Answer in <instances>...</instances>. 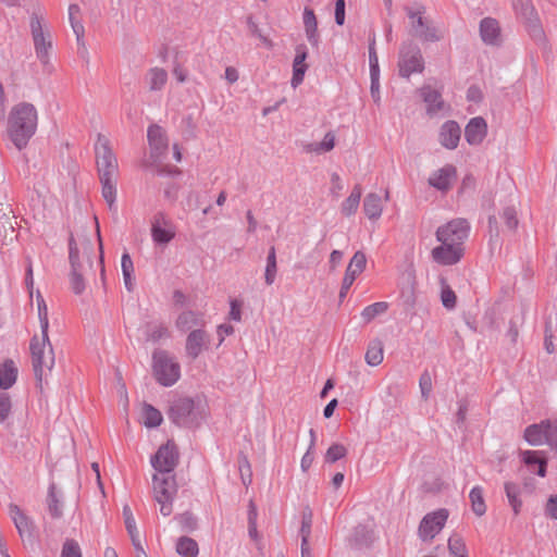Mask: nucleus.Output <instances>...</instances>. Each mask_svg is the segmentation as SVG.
<instances>
[{
    "instance_id": "obj_24",
    "label": "nucleus",
    "mask_w": 557,
    "mask_h": 557,
    "mask_svg": "<svg viewBox=\"0 0 557 557\" xmlns=\"http://www.w3.org/2000/svg\"><path fill=\"white\" fill-rule=\"evenodd\" d=\"M20 375V360L7 358L2 361V391L14 386Z\"/></svg>"
},
{
    "instance_id": "obj_34",
    "label": "nucleus",
    "mask_w": 557,
    "mask_h": 557,
    "mask_svg": "<svg viewBox=\"0 0 557 557\" xmlns=\"http://www.w3.org/2000/svg\"><path fill=\"white\" fill-rule=\"evenodd\" d=\"M522 459L528 466L536 467L539 475H545L546 462L539 451L525 450L522 453Z\"/></svg>"
},
{
    "instance_id": "obj_30",
    "label": "nucleus",
    "mask_w": 557,
    "mask_h": 557,
    "mask_svg": "<svg viewBox=\"0 0 557 557\" xmlns=\"http://www.w3.org/2000/svg\"><path fill=\"white\" fill-rule=\"evenodd\" d=\"M10 516L22 537L30 535V522L28 518L15 505L9 507Z\"/></svg>"
},
{
    "instance_id": "obj_35",
    "label": "nucleus",
    "mask_w": 557,
    "mask_h": 557,
    "mask_svg": "<svg viewBox=\"0 0 557 557\" xmlns=\"http://www.w3.org/2000/svg\"><path fill=\"white\" fill-rule=\"evenodd\" d=\"M304 24L308 40L313 44L317 42L318 22L313 10L310 8H305Z\"/></svg>"
},
{
    "instance_id": "obj_5",
    "label": "nucleus",
    "mask_w": 557,
    "mask_h": 557,
    "mask_svg": "<svg viewBox=\"0 0 557 557\" xmlns=\"http://www.w3.org/2000/svg\"><path fill=\"white\" fill-rule=\"evenodd\" d=\"M153 374L160 384L171 386L180 379L181 367L166 351H156L153 354Z\"/></svg>"
},
{
    "instance_id": "obj_9",
    "label": "nucleus",
    "mask_w": 557,
    "mask_h": 557,
    "mask_svg": "<svg viewBox=\"0 0 557 557\" xmlns=\"http://www.w3.org/2000/svg\"><path fill=\"white\" fill-rule=\"evenodd\" d=\"M447 509L441 508L426 513L418 528V535L423 542H431L443 530L448 519Z\"/></svg>"
},
{
    "instance_id": "obj_25",
    "label": "nucleus",
    "mask_w": 557,
    "mask_h": 557,
    "mask_svg": "<svg viewBox=\"0 0 557 557\" xmlns=\"http://www.w3.org/2000/svg\"><path fill=\"white\" fill-rule=\"evenodd\" d=\"M307 51L305 47H298L296 50V55L293 62V77L290 84L294 88L298 87L305 77V73L308 69L306 64Z\"/></svg>"
},
{
    "instance_id": "obj_58",
    "label": "nucleus",
    "mask_w": 557,
    "mask_h": 557,
    "mask_svg": "<svg viewBox=\"0 0 557 557\" xmlns=\"http://www.w3.org/2000/svg\"><path fill=\"white\" fill-rule=\"evenodd\" d=\"M504 219L506 220V223L509 227H516L518 221L516 216V210L513 208H507L504 211Z\"/></svg>"
},
{
    "instance_id": "obj_52",
    "label": "nucleus",
    "mask_w": 557,
    "mask_h": 557,
    "mask_svg": "<svg viewBox=\"0 0 557 557\" xmlns=\"http://www.w3.org/2000/svg\"><path fill=\"white\" fill-rule=\"evenodd\" d=\"M230 319L234 321H240L242 320V301L237 299H232L230 301Z\"/></svg>"
},
{
    "instance_id": "obj_32",
    "label": "nucleus",
    "mask_w": 557,
    "mask_h": 557,
    "mask_svg": "<svg viewBox=\"0 0 557 557\" xmlns=\"http://www.w3.org/2000/svg\"><path fill=\"white\" fill-rule=\"evenodd\" d=\"M146 79L150 90H160L168 81V73L163 69L153 67L148 72Z\"/></svg>"
},
{
    "instance_id": "obj_12",
    "label": "nucleus",
    "mask_w": 557,
    "mask_h": 557,
    "mask_svg": "<svg viewBox=\"0 0 557 557\" xmlns=\"http://www.w3.org/2000/svg\"><path fill=\"white\" fill-rule=\"evenodd\" d=\"M398 66L403 77H409L412 73L422 72L423 62L419 50L414 48H404L400 52Z\"/></svg>"
},
{
    "instance_id": "obj_36",
    "label": "nucleus",
    "mask_w": 557,
    "mask_h": 557,
    "mask_svg": "<svg viewBox=\"0 0 557 557\" xmlns=\"http://www.w3.org/2000/svg\"><path fill=\"white\" fill-rule=\"evenodd\" d=\"M471 508L473 512L481 517L486 512V505L483 497V490L481 486H474L469 494Z\"/></svg>"
},
{
    "instance_id": "obj_37",
    "label": "nucleus",
    "mask_w": 557,
    "mask_h": 557,
    "mask_svg": "<svg viewBox=\"0 0 557 557\" xmlns=\"http://www.w3.org/2000/svg\"><path fill=\"white\" fill-rule=\"evenodd\" d=\"M447 546L449 555L451 557H469L466 543L460 535H450L448 539Z\"/></svg>"
},
{
    "instance_id": "obj_21",
    "label": "nucleus",
    "mask_w": 557,
    "mask_h": 557,
    "mask_svg": "<svg viewBox=\"0 0 557 557\" xmlns=\"http://www.w3.org/2000/svg\"><path fill=\"white\" fill-rule=\"evenodd\" d=\"M460 127L454 121H447L441 127L438 139L443 147L447 149H455L460 140Z\"/></svg>"
},
{
    "instance_id": "obj_13",
    "label": "nucleus",
    "mask_w": 557,
    "mask_h": 557,
    "mask_svg": "<svg viewBox=\"0 0 557 557\" xmlns=\"http://www.w3.org/2000/svg\"><path fill=\"white\" fill-rule=\"evenodd\" d=\"M151 236L154 243L168 244L175 236V227L164 214L159 213L151 222Z\"/></svg>"
},
{
    "instance_id": "obj_46",
    "label": "nucleus",
    "mask_w": 557,
    "mask_h": 557,
    "mask_svg": "<svg viewBox=\"0 0 557 557\" xmlns=\"http://www.w3.org/2000/svg\"><path fill=\"white\" fill-rule=\"evenodd\" d=\"M18 401L11 394L2 392V421L17 410Z\"/></svg>"
},
{
    "instance_id": "obj_48",
    "label": "nucleus",
    "mask_w": 557,
    "mask_h": 557,
    "mask_svg": "<svg viewBox=\"0 0 557 557\" xmlns=\"http://www.w3.org/2000/svg\"><path fill=\"white\" fill-rule=\"evenodd\" d=\"M347 454V448L343 444L334 443L330 446L325 454V460L334 463L337 460L344 458Z\"/></svg>"
},
{
    "instance_id": "obj_44",
    "label": "nucleus",
    "mask_w": 557,
    "mask_h": 557,
    "mask_svg": "<svg viewBox=\"0 0 557 557\" xmlns=\"http://www.w3.org/2000/svg\"><path fill=\"white\" fill-rule=\"evenodd\" d=\"M335 147V135L329 132L320 143L311 144L310 151L315 153L329 152Z\"/></svg>"
},
{
    "instance_id": "obj_53",
    "label": "nucleus",
    "mask_w": 557,
    "mask_h": 557,
    "mask_svg": "<svg viewBox=\"0 0 557 557\" xmlns=\"http://www.w3.org/2000/svg\"><path fill=\"white\" fill-rule=\"evenodd\" d=\"M335 21L338 25H343L345 23V0H336Z\"/></svg>"
},
{
    "instance_id": "obj_33",
    "label": "nucleus",
    "mask_w": 557,
    "mask_h": 557,
    "mask_svg": "<svg viewBox=\"0 0 557 557\" xmlns=\"http://www.w3.org/2000/svg\"><path fill=\"white\" fill-rule=\"evenodd\" d=\"M161 412L151 405L145 404L141 408V421L147 428H156L161 424Z\"/></svg>"
},
{
    "instance_id": "obj_45",
    "label": "nucleus",
    "mask_w": 557,
    "mask_h": 557,
    "mask_svg": "<svg viewBox=\"0 0 557 557\" xmlns=\"http://www.w3.org/2000/svg\"><path fill=\"white\" fill-rule=\"evenodd\" d=\"M505 491H506L507 498L509 500L510 506L512 507L515 515H518L520 512V509L522 506L521 500L518 498V495H519L518 487L512 483H506Z\"/></svg>"
},
{
    "instance_id": "obj_59",
    "label": "nucleus",
    "mask_w": 557,
    "mask_h": 557,
    "mask_svg": "<svg viewBox=\"0 0 557 557\" xmlns=\"http://www.w3.org/2000/svg\"><path fill=\"white\" fill-rule=\"evenodd\" d=\"M546 512L553 519H557V496H550L546 504Z\"/></svg>"
},
{
    "instance_id": "obj_20",
    "label": "nucleus",
    "mask_w": 557,
    "mask_h": 557,
    "mask_svg": "<svg viewBox=\"0 0 557 557\" xmlns=\"http://www.w3.org/2000/svg\"><path fill=\"white\" fill-rule=\"evenodd\" d=\"M487 134V124L482 117H473L470 120L465 129V137L468 144H481Z\"/></svg>"
},
{
    "instance_id": "obj_39",
    "label": "nucleus",
    "mask_w": 557,
    "mask_h": 557,
    "mask_svg": "<svg viewBox=\"0 0 557 557\" xmlns=\"http://www.w3.org/2000/svg\"><path fill=\"white\" fill-rule=\"evenodd\" d=\"M121 268H122L125 287L128 290H132L133 283H134V263L128 253H123V256L121 258Z\"/></svg>"
},
{
    "instance_id": "obj_61",
    "label": "nucleus",
    "mask_w": 557,
    "mask_h": 557,
    "mask_svg": "<svg viewBox=\"0 0 557 557\" xmlns=\"http://www.w3.org/2000/svg\"><path fill=\"white\" fill-rule=\"evenodd\" d=\"M431 386H432V383H431L430 375L429 374H423L420 377V387H421L423 396H428L429 395V393L431 391Z\"/></svg>"
},
{
    "instance_id": "obj_2",
    "label": "nucleus",
    "mask_w": 557,
    "mask_h": 557,
    "mask_svg": "<svg viewBox=\"0 0 557 557\" xmlns=\"http://www.w3.org/2000/svg\"><path fill=\"white\" fill-rule=\"evenodd\" d=\"M39 114L37 108L26 101L14 104L7 119V134L12 144L24 149L38 128Z\"/></svg>"
},
{
    "instance_id": "obj_23",
    "label": "nucleus",
    "mask_w": 557,
    "mask_h": 557,
    "mask_svg": "<svg viewBox=\"0 0 557 557\" xmlns=\"http://www.w3.org/2000/svg\"><path fill=\"white\" fill-rule=\"evenodd\" d=\"M548 430L549 421L532 424L525 429L524 438L534 446L543 445L544 443L548 444Z\"/></svg>"
},
{
    "instance_id": "obj_38",
    "label": "nucleus",
    "mask_w": 557,
    "mask_h": 557,
    "mask_svg": "<svg viewBox=\"0 0 557 557\" xmlns=\"http://www.w3.org/2000/svg\"><path fill=\"white\" fill-rule=\"evenodd\" d=\"M47 505L49 512L53 518L58 519L62 516V503L60 500V495L57 491V487L53 484L49 487Z\"/></svg>"
},
{
    "instance_id": "obj_11",
    "label": "nucleus",
    "mask_w": 557,
    "mask_h": 557,
    "mask_svg": "<svg viewBox=\"0 0 557 557\" xmlns=\"http://www.w3.org/2000/svg\"><path fill=\"white\" fill-rule=\"evenodd\" d=\"M177 450L173 443L161 446L151 459L152 467L160 473L169 474L177 463Z\"/></svg>"
},
{
    "instance_id": "obj_41",
    "label": "nucleus",
    "mask_w": 557,
    "mask_h": 557,
    "mask_svg": "<svg viewBox=\"0 0 557 557\" xmlns=\"http://www.w3.org/2000/svg\"><path fill=\"white\" fill-rule=\"evenodd\" d=\"M176 552L183 557H196L198 545L193 539L182 537L177 542Z\"/></svg>"
},
{
    "instance_id": "obj_60",
    "label": "nucleus",
    "mask_w": 557,
    "mask_h": 557,
    "mask_svg": "<svg viewBox=\"0 0 557 557\" xmlns=\"http://www.w3.org/2000/svg\"><path fill=\"white\" fill-rule=\"evenodd\" d=\"M343 260V252L339 250H333L330 255V267L332 270L336 269Z\"/></svg>"
},
{
    "instance_id": "obj_29",
    "label": "nucleus",
    "mask_w": 557,
    "mask_h": 557,
    "mask_svg": "<svg viewBox=\"0 0 557 557\" xmlns=\"http://www.w3.org/2000/svg\"><path fill=\"white\" fill-rule=\"evenodd\" d=\"M364 359L370 367H377L383 362L384 346L382 341L374 339L368 345Z\"/></svg>"
},
{
    "instance_id": "obj_8",
    "label": "nucleus",
    "mask_w": 557,
    "mask_h": 557,
    "mask_svg": "<svg viewBox=\"0 0 557 557\" xmlns=\"http://www.w3.org/2000/svg\"><path fill=\"white\" fill-rule=\"evenodd\" d=\"M30 29L37 59L45 67H50V53L52 51L50 32L37 17L32 18Z\"/></svg>"
},
{
    "instance_id": "obj_43",
    "label": "nucleus",
    "mask_w": 557,
    "mask_h": 557,
    "mask_svg": "<svg viewBox=\"0 0 557 557\" xmlns=\"http://www.w3.org/2000/svg\"><path fill=\"white\" fill-rule=\"evenodd\" d=\"M387 308H388L387 302H384V301L374 302L372 305L367 306L362 310L361 318L363 319L364 322L369 323L375 317L384 313L387 310Z\"/></svg>"
},
{
    "instance_id": "obj_10",
    "label": "nucleus",
    "mask_w": 557,
    "mask_h": 557,
    "mask_svg": "<svg viewBox=\"0 0 557 557\" xmlns=\"http://www.w3.org/2000/svg\"><path fill=\"white\" fill-rule=\"evenodd\" d=\"M465 255V247H456L445 242H438L431 252V259L438 265L450 267L460 262Z\"/></svg>"
},
{
    "instance_id": "obj_40",
    "label": "nucleus",
    "mask_w": 557,
    "mask_h": 557,
    "mask_svg": "<svg viewBox=\"0 0 557 557\" xmlns=\"http://www.w3.org/2000/svg\"><path fill=\"white\" fill-rule=\"evenodd\" d=\"M123 518H124V523H125L126 530L131 536L132 543L137 544V542L139 541V534H138L136 521L133 516L132 509L127 505H125L123 507Z\"/></svg>"
},
{
    "instance_id": "obj_14",
    "label": "nucleus",
    "mask_w": 557,
    "mask_h": 557,
    "mask_svg": "<svg viewBox=\"0 0 557 557\" xmlns=\"http://www.w3.org/2000/svg\"><path fill=\"white\" fill-rule=\"evenodd\" d=\"M456 178L457 169L451 164H445L430 175L429 184L441 191H447L453 187Z\"/></svg>"
},
{
    "instance_id": "obj_62",
    "label": "nucleus",
    "mask_w": 557,
    "mask_h": 557,
    "mask_svg": "<svg viewBox=\"0 0 557 557\" xmlns=\"http://www.w3.org/2000/svg\"><path fill=\"white\" fill-rule=\"evenodd\" d=\"M225 79L230 84H234L238 79V72L235 67L228 66L225 70Z\"/></svg>"
},
{
    "instance_id": "obj_42",
    "label": "nucleus",
    "mask_w": 557,
    "mask_h": 557,
    "mask_svg": "<svg viewBox=\"0 0 557 557\" xmlns=\"http://www.w3.org/2000/svg\"><path fill=\"white\" fill-rule=\"evenodd\" d=\"M441 301L446 309H454L457 304V296L445 280L441 281Z\"/></svg>"
},
{
    "instance_id": "obj_7",
    "label": "nucleus",
    "mask_w": 557,
    "mask_h": 557,
    "mask_svg": "<svg viewBox=\"0 0 557 557\" xmlns=\"http://www.w3.org/2000/svg\"><path fill=\"white\" fill-rule=\"evenodd\" d=\"M469 232V223L465 219L458 218L438 226L435 237L437 242H445L456 247H465Z\"/></svg>"
},
{
    "instance_id": "obj_64",
    "label": "nucleus",
    "mask_w": 557,
    "mask_h": 557,
    "mask_svg": "<svg viewBox=\"0 0 557 557\" xmlns=\"http://www.w3.org/2000/svg\"><path fill=\"white\" fill-rule=\"evenodd\" d=\"M173 75L177 79V82H180V83H184L186 81V78H187L186 70L181 67V66H176L173 70Z\"/></svg>"
},
{
    "instance_id": "obj_6",
    "label": "nucleus",
    "mask_w": 557,
    "mask_h": 557,
    "mask_svg": "<svg viewBox=\"0 0 557 557\" xmlns=\"http://www.w3.org/2000/svg\"><path fill=\"white\" fill-rule=\"evenodd\" d=\"M153 495L160 505V511L163 516H169L172 512V500L176 494V483L173 475L160 473L154 474Z\"/></svg>"
},
{
    "instance_id": "obj_1",
    "label": "nucleus",
    "mask_w": 557,
    "mask_h": 557,
    "mask_svg": "<svg viewBox=\"0 0 557 557\" xmlns=\"http://www.w3.org/2000/svg\"><path fill=\"white\" fill-rule=\"evenodd\" d=\"M96 164L101 183V194L110 210H116V183L119 178V162L110 145V141L98 136L95 144Z\"/></svg>"
},
{
    "instance_id": "obj_63",
    "label": "nucleus",
    "mask_w": 557,
    "mask_h": 557,
    "mask_svg": "<svg viewBox=\"0 0 557 557\" xmlns=\"http://www.w3.org/2000/svg\"><path fill=\"white\" fill-rule=\"evenodd\" d=\"M467 97L471 101H479L482 97L480 88L472 86L469 88Z\"/></svg>"
},
{
    "instance_id": "obj_18",
    "label": "nucleus",
    "mask_w": 557,
    "mask_h": 557,
    "mask_svg": "<svg viewBox=\"0 0 557 557\" xmlns=\"http://www.w3.org/2000/svg\"><path fill=\"white\" fill-rule=\"evenodd\" d=\"M389 200V191L386 190L384 197L375 193H370L366 196L363 201V212L368 219L376 221L383 213L384 202Z\"/></svg>"
},
{
    "instance_id": "obj_4",
    "label": "nucleus",
    "mask_w": 557,
    "mask_h": 557,
    "mask_svg": "<svg viewBox=\"0 0 557 557\" xmlns=\"http://www.w3.org/2000/svg\"><path fill=\"white\" fill-rule=\"evenodd\" d=\"M70 285L74 294L81 295L86 288V283L83 276L84 264L79 261V250L87 255L90 250V239L85 235L72 236L70 238Z\"/></svg>"
},
{
    "instance_id": "obj_47",
    "label": "nucleus",
    "mask_w": 557,
    "mask_h": 557,
    "mask_svg": "<svg viewBox=\"0 0 557 557\" xmlns=\"http://www.w3.org/2000/svg\"><path fill=\"white\" fill-rule=\"evenodd\" d=\"M198 318L197 314L193 311H185L181 313L176 320V326L182 331H187L191 326L197 325Z\"/></svg>"
},
{
    "instance_id": "obj_31",
    "label": "nucleus",
    "mask_w": 557,
    "mask_h": 557,
    "mask_svg": "<svg viewBox=\"0 0 557 557\" xmlns=\"http://www.w3.org/2000/svg\"><path fill=\"white\" fill-rule=\"evenodd\" d=\"M421 94L424 102L426 103L429 113H435L443 109L444 102L442 101L441 95L437 90L428 86L422 88Z\"/></svg>"
},
{
    "instance_id": "obj_51",
    "label": "nucleus",
    "mask_w": 557,
    "mask_h": 557,
    "mask_svg": "<svg viewBox=\"0 0 557 557\" xmlns=\"http://www.w3.org/2000/svg\"><path fill=\"white\" fill-rule=\"evenodd\" d=\"M311 523H312L311 513L305 515L302 517V522H301V528H300L301 542H304L305 545H307L309 542V536L311 533Z\"/></svg>"
},
{
    "instance_id": "obj_19",
    "label": "nucleus",
    "mask_w": 557,
    "mask_h": 557,
    "mask_svg": "<svg viewBox=\"0 0 557 557\" xmlns=\"http://www.w3.org/2000/svg\"><path fill=\"white\" fill-rule=\"evenodd\" d=\"M209 338L205 331H191L186 338V354L189 358L196 359L203 350L208 348Z\"/></svg>"
},
{
    "instance_id": "obj_22",
    "label": "nucleus",
    "mask_w": 557,
    "mask_h": 557,
    "mask_svg": "<svg viewBox=\"0 0 557 557\" xmlns=\"http://www.w3.org/2000/svg\"><path fill=\"white\" fill-rule=\"evenodd\" d=\"M366 264V255L361 251H357L350 259L343 277V280H345V288L354 284L356 277L364 271Z\"/></svg>"
},
{
    "instance_id": "obj_27",
    "label": "nucleus",
    "mask_w": 557,
    "mask_h": 557,
    "mask_svg": "<svg viewBox=\"0 0 557 557\" xmlns=\"http://www.w3.org/2000/svg\"><path fill=\"white\" fill-rule=\"evenodd\" d=\"M362 196V188L360 185H355L349 194V196L342 202L341 212L345 216L354 215L360 205V199Z\"/></svg>"
},
{
    "instance_id": "obj_17",
    "label": "nucleus",
    "mask_w": 557,
    "mask_h": 557,
    "mask_svg": "<svg viewBox=\"0 0 557 557\" xmlns=\"http://www.w3.org/2000/svg\"><path fill=\"white\" fill-rule=\"evenodd\" d=\"M148 141L151 150V156L156 159H159L168 149V138L165 136V132L159 125H151L148 128Z\"/></svg>"
},
{
    "instance_id": "obj_3",
    "label": "nucleus",
    "mask_w": 557,
    "mask_h": 557,
    "mask_svg": "<svg viewBox=\"0 0 557 557\" xmlns=\"http://www.w3.org/2000/svg\"><path fill=\"white\" fill-rule=\"evenodd\" d=\"M32 363L37 386L42 389L48 375L54 367V352L48 331L34 335L29 345Z\"/></svg>"
},
{
    "instance_id": "obj_56",
    "label": "nucleus",
    "mask_w": 557,
    "mask_h": 557,
    "mask_svg": "<svg viewBox=\"0 0 557 557\" xmlns=\"http://www.w3.org/2000/svg\"><path fill=\"white\" fill-rule=\"evenodd\" d=\"M277 272V265L267 264L264 272V280L267 285H272L275 281Z\"/></svg>"
},
{
    "instance_id": "obj_16",
    "label": "nucleus",
    "mask_w": 557,
    "mask_h": 557,
    "mask_svg": "<svg viewBox=\"0 0 557 557\" xmlns=\"http://www.w3.org/2000/svg\"><path fill=\"white\" fill-rule=\"evenodd\" d=\"M26 283L29 288V295H30L32 301L36 305V308H37V314H38V319H39V323H40V331L46 332L49 330L48 307H47V304L39 290H37L36 295L34 296V293H33L34 281H33L32 268H28V270H27Z\"/></svg>"
},
{
    "instance_id": "obj_55",
    "label": "nucleus",
    "mask_w": 557,
    "mask_h": 557,
    "mask_svg": "<svg viewBox=\"0 0 557 557\" xmlns=\"http://www.w3.org/2000/svg\"><path fill=\"white\" fill-rule=\"evenodd\" d=\"M409 17H410L411 26L413 27L416 33L422 36L423 35V30H422L423 20H422V16L420 14H418V13H411Z\"/></svg>"
},
{
    "instance_id": "obj_54",
    "label": "nucleus",
    "mask_w": 557,
    "mask_h": 557,
    "mask_svg": "<svg viewBox=\"0 0 557 557\" xmlns=\"http://www.w3.org/2000/svg\"><path fill=\"white\" fill-rule=\"evenodd\" d=\"M168 336V329L163 325H156L149 333V339L156 342Z\"/></svg>"
},
{
    "instance_id": "obj_49",
    "label": "nucleus",
    "mask_w": 557,
    "mask_h": 557,
    "mask_svg": "<svg viewBox=\"0 0 557 557\" xmlns=\"http://www.w3.org/2000/svg\"><path fill=\"white\" fill-rule=\"evenodd\" d=\"M369 64L371 78L380 77L379 58L375 51V41L372 40L369 45Z\"/></svg>"
},
{
    "instance_id": "obj_57",
    "label": "nucleus",
    "mask_w": 557,
    "mask_h": 557,
    "mask_svg": "<svg viewBox=\"0 0 557 557\" xmlns=\"http://www.w3.org/2000/svg\"><path fill=\"white\" fill-rule=\"evenodd\" d=\"M548 445L557 449V420L554 422L549 421Z\"/></svg>"
},
{
    "instance_id": "obj_50",
    "label": "nucleus",
    "mask_w": 557,
    "mask_h": 557,
    "mask_svg": "<svg viewBox=\"0 0 557 557\" xmlns=\"http://www.w3.org/2000/svg\"><path fill=\"white\" fill-rule=\"evenodd\" d=\"M61 557H82L81 548L77 542L66 540L62 547Z\"/></svg>"
},
{
    "instance_id": "obj_15",
    "label": "nucleus",
    "mask_w": 557,
    "mask_h": 557,
    "mask_svg": "<svg viewBox=\"0 0 557 557\" xmlns=\"http://www.w3.org/2000/svg\"><path fill=\"white\" fill-rule=\"evenodd\" d=\"M170 417L177 424L188 425L193 423L196 418L194 401L189 398L176 400L171 407Z\"/></svg>"
},
{
    "instance_id": "obj_28",
    "label": "nucleus",
    "mask_w": 557,
    "mask_h": 557,
    "mask_svg": "<svg viewBox=\"0 0 557 557\" xmlns=\"http://www.w3.org/2000/svg\"><path fill=\"white\" fill-rule=\"evenodd\" d=\"M69 20L71 22V26L76 36L78 45H83L85 28L82 23L81 8L77 4H71L69 7Z\"/></svg>"
},
{
    "instance_id": "obj_26",
    "label": "nucleus",
    "mask_w": 557,
    "mask_h": 557,
    "mask_svg": "<svg viewBox=\"0 0 557 557\" xmlns=\"http://www.w3.org/2000/svg\"><path fill=\"white\" fill-rule=\"evenodd\" d=\"M480 34L484 42L495 45L500 37V28L498 22L494 18L486 17L480 24Z\"/></svg>"
}]
</instances>
